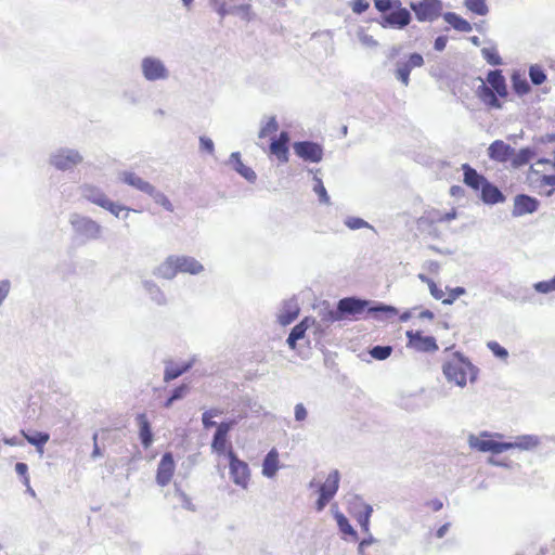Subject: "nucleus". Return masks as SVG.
<instances>
[{"label":"nucleus","mask_w":555,"mask_h":555,"mask_svg":"<svg viewBox=\"0 0 555 555\" xmlns=\"http://www.w3.org/2000/svg\"><path fill=\"white\" fill-rule=\"evenodd\" d=\"M27 442L37 448L39 452H42L44 444L49 441V434L43 431H35L33 434H26L22 431Z\"/></svg>","instance_id":"4c0bfd02"},{"label":"nucleus","mask_w":555,"mask_h":555,"mask_svg":"<svg viewBox=\"0 0 555 555\" xmlns=\"http://www.w3.org/2000/svg\"><path fill=\"white\" fill-rule=\"evenodd\" d=\"M511 82H512V88H513L514 92L519 96L528 94L531 90V87H530L529 82L527 81L526 77L517 70H515L512 74Z\"/></svg>","instance_id":"72a5a7b5"},{"label":"nucleus","mask_w":555,"mask_h":555,"mask_svg":"<svg viewBox=\"0 0 555 555\" xmlns=\"http://www.w3.org/2000/svg\"><path fill=\"white\" fill-rule=\"evenodd\" d=\"M279 467V452L275 448H272L262 461V475L267 478H273Z\"/></svg>","instance_id":"c756f323"},{"label":"nucleus","mask_w":555,"mask_h":555,"mask_svg":"<svg viewBox=\"0 0 555 555\" xmlns=\"http://www.w3.org/2000/svg\"><path fill=\"white\" fill-rule=\"evenodd\" d=\"M535 156V150L532 147H522L512 156V166L519 168L527 165Z\"/></svg>","instance_id":"f704fd0d"},{"label":"nucleus","mask_w":555,"mask_h":555,"mask_svg":"<svg viewBox=\"0 0 555 555\" xmlns=\"http://www.w3.org/2000/svg\"><path fill=\"white\" fill-rule=\"evenodd\" d=\"M336 309H330L328 306L320 310L321 320L325 324H332L336 321H340L341 318L336 317Z\"/></svg>","instance_id":"4d7b16f0"},{"label":"nucleus","mask_w":555,"mask_h":555,"mask_svg":"<svg viewBox=\"0 0 555 555\" xmlns=\"http://www.w3.org/2000/svg\"><path fill=\"white\" fill-rule=\"evenodd\" d=\"M288 146L282 142L275 141V138L271 140L270 152L275 155L280 162L286 163L288 160Z\"/></svg>","instance_id":"ea45409f"},{"label":"nucleus","mask_w":555,"mask_h":555,"mask_svg":"<svg viewBox=\"0 0 555 555\" xmlns=\"http://www.w3.org/2000/svg\"><path fill=\"white\" fill-rule=\"evenodd\" d=\"M442 16L443 20L457 31L469 33L473 29L468 21L454 12H447Z\"/></svg>","instance_id":"473e14b6"},{"label":"nucleus","mask_w":555,"mask_h":555,"mask_svg":"<svg viewBox=\"0 0 555 555\" xmlns=\"http://www.w3.org/2000/svg\"><path fill=\"white\" fill-rule=\"evenodd\" d=\"M442 372L449 383H454L463 388L466 386L467 376L470 383H475L479 370L462 352L455 351L452 357L442 364Z\"/></svg>","instance_id":"f03ea898"},{"label":"nucleus","mask_w":555,"mask_h":555,"mask_svg":"<svg viewBox=\"0 0 555 555\" xmlns=\"http://www.w3.org/2000/svg\"><path fill=\"white\" fill-rule=\"evenodd\" d=\"M466 9L477 15L485 16L489 12L487 0H465Z\"/></svg>","instance_id":"a19ab883"},{"label":"nucleus","mask_w":555,"mask_h":555,"mask_svg":"<svg viewBox=\"0 0 555 555\" xmlns=\"http://www.w3.org/2000/svg\"><path fill=\"white\" fill-rule=\"evenodd\" d=\"M119 179L125 184H128L145 194L149 192H152L153 185L143 180L141 177H139L137 173L132 171H122L119 173Z\"/></svg>","instance_id":"a878e982"},{"label":"nucleus","mask_w":555,"mask_h":555,"mask_svg":"<svg viewBox=\"0 0 555 555\" xmlns=\"http://www.w3.org/2000/svg\"><path fill=\"white\" fill-rule=\"evenodd\" d=\"M365 534H366V537L359 542L358 555H378L377 552L376 553L370 552L369 547L370 546H379V544H380L379 540L375 539L370 531H369V533H365Z\"/></svg>","instance_id":"58836bf2"},{"label":"nucleus","mask_w":555,"mask_h":555,"mask_svg":"<svg viewBox=\"0 0 555 555\" xmlns=\"http://www.w3.org/2000/svg\"><path fill=\"white\" fill-rule=\"evenodd\" d=\"M367 309V312L376 318H379V314H385L386 317H392L398 313V310L390 305H386L383 302H373L366 299H361L358 297H345L338 300L336 305V317L341 318V320L347 319L349 317H356L361 314Z\"/></svg>","instance_id":"f257e3e1"},{"label":"nucleus","mask_w":555,"mask_h":555,"mask_svg":"<svg viewBox=\"0 0 555 555\" xmlns=\"http://www.w3.org/2000/svg\"><path fill=\"white\" fill-rule=\"evenodd\" d=\"M210 5L221 18L231 13V11L227 9V3L222 0H210Z\"/></svg>","instance_id":"bf43d9fd"},{"label":"nucleus","mask_w":555,"mask_h":555,"mask_svg":"<svg viewBox=\"0 0 555 555\" xmlns=\"http://www.w3.org/2000/svg\"><path fill=\"white\" fill-rule=\"evenodd\" d=\"M313 180L315 182L313 185V191L318 195L319 202L326 205L330 204L331 199L322 180L317 176H314Z\"/></svg>","instance_id":"09e8293b"},{"label":"nucleus","mask_w":555,"mask_h":555,"mask_svg":"<svg viewBox=\"0 0 555 555\" xmlns=\"http://www.w3.org/2000/svg\"><path fill=\"white\" fill-rule=\"evenodd\" d=\"M412 21L411 12L402 5L388 14L382 15L377 23L383 28L403 29Z\"/></svg>","instance_id":"1a4fd4ad"},{"label":"nucleus","mask_w":555,"mask_h":555,"mask_svg":"<svg viewBox=\"0 0 555 555\" xmlns=\"http://www.w3.org/2000/svg\"><path fill=\"white\" fill-rule=\"evenodd\" d=\"M362 509L359 511L356 515V519L361 527V530L364 533H369L370 530V520L373 514V507L370 504L362 503L361 504Z\"/></svg>","instance_id":"e433bc0d"},{"label":"nucleus","mask_w":555,"mask_h":555,"mask_svg":"<svg viewBox=\"0 0 555 555\" xmlns=\"http://www.w3.org/2000/svg\"><path fill=\"white\" fill-rule=\"evenodd\" d=\"M189 390H190V387L188 384H181L180 386L176 387L171 391L170 396L177 401V400L184 398L186 396V393L189 392Z\"/></svg>","instance_id":"69168bd1"},{"label":"nucleus","mask_w":555,"mask_h":555,"mask_svg":"<svg viewBox=\"0 0 555 555\" xmlns=\"http://www.w3.org/2000/svg\"><path fill=\"white\" fill-rule=\"evenodd\" d=\"M358 38L360 42L365 47L376 48L378 46L377 40H375L373 36L364 34L362 31L358 34Z\"/></svg>","instance_id":"338daca9"},{"label":"nucleus","mask_w":555,"mask_h":555,"mask_svg":"<svg viewBox=\"0 0 555 555\" xmlns=\"http://www.w3.org/2000/svg\"><path fill=\"white\" fill-rule=\"evenodd\" d=\"M528 74L530 81L534 86H540L546 80L545 70L538 64L530 65Z\"/></svg>","instance_id":"a18cd8bd"},{"label":"nucleus","mask_w":555,"mask_h":555,"mask_svg":"<svg viewBox=\"0 0 555 555\" xmlns=\"http://www.w3.org/2000/svg\"><path fill=\"white\" fill-rule=\"evenodd\" d=\"M411 10L415 13L418 22H433L441 15V0H420L410 3Z\"/></svg>","instance_id":"0eeeda50"},{"label":"nucleus","mask_w":555,"mask_h":555,"mask_svg":"<svg viewBox=\"0 0 555 555\" xmlns=\"http://www.w3.org/2000/svg\"><path fill=\"white\" fill-rule=\"evenodd\" d=\"M392 351H393V348L388 345L387 346L376 345L369 349L370 356L373 359L379 360V361L388 359L391 356Z\"/></svg>","instance_id":"c03bdc74"},{"label":"nucleus","mask_w":555,"mask_h":555,"mask_svg":"<svg viewBox=\"0 0 555 555\" xmlns=\"http://www.w3.org/2000/svg\"><path fill=\"white\" fill-rule=\"evenodd\" d=\"M507 450H512V444L508 442H502V441H495V440H492V443H491V450L490 452L492 454H500V453H503Z\"/></svg>","instance_id":"052dcab7"},{"label":"nucleus","mask_w":555,"mask_h":555,"mask_svg":"<svg viewBox=\"0 0 555 555\" xmlns=\"http://www.w3.org/2000/svg\"><path fill=\"white\" fill-rule=\"evenodd\" d=\"M487 85L495 91L500 98H506L508 94L505 77L501 69L489 70L487 75Z\"/></svg>","instance_id":"aec40b11"},{"label":"nucleus","mask_w":555,"mask_h":555,"mask_svg":"<svg viewBox=\"0 0 555 555\" xmlns=\"http://www.w3.org/2000/svg\"><path fill=\"white\" fill-rule=\"evenodd\" d=\"M463 171V182L472 190L479 192L488 179L479 173L469 164H463L461 167Z\"/></svg>","instance_id":"a211bd4d"},{"label":"nucleus","mask_w":555,"mask_h":555,"mask_svg":"<svg viewBox=\"0 0 555 555\" xmlns=\"http://www.w3.org/2000/svg\"><path fill=\"white\" fill-rule=\"evenodd\" d=\"M142 77L149 82L165 81L170 77V70L165 62L154 55H146L140 62Z\"/></svg>","instance_id":"20e7f679"},{"label":"nucleus","mask_w":555,"mask_h":555,"mask_svg":"<svg viewBox=\"0 0 555 555\" xmlns=\"http://www.w3.org/2000/svg\"><path fill=\"white\" fill-rule=\"evenodd\" d=\"M476 94L485 105L496 109L502 108L500 96L483 81L478 86Z\"/></svg>","instance_id":"4be33fe9"},{"label":"nucleus","mask_w":555,"mask_h":555,"mask_svg":"<svg viewBox=\"0 0 555 555\" xmlns=\"http://www.w3.org/2000/svg\"><path fill=\"white\" fill-rule=\"evenodd\" d=\"M540 202L527 194H517L514 197L513 217H521L524 215L533 214L538 210Z\"/></svg>","instance_id":"f8f14e48"},{"label":"nucleus","mask_w":555,"mask_h":555,"mask_svg":"<svg viewBox=\"0 0 555 555\" xmlns=\"http://www.w3.org/2000/svg\"><path fill=\"white\" fill-rule=\"evenodd\" d=\"M177 274L173 255L168 256L153 270V275L164 280H172Z\"/></svg>","instance_id":"c85d7f7f"},{"label":"nucleus","mask_w":555,"mask_h":555,"mask_svg":"<svg viewBox=\"0 0 555 555\" xmlns=\"http://www.w3.org/2000/svg\"><path fill=\"white\" fill-rule=\"evenodd\" d=\"M196 363V357L193 356L189 361L181 364H175L173 362H167L164 370V382L169 383L186 372H189Z\"/></svg>","instance_id":"f3484780"},{"label":"nucleus","mask_w":555,"mask_h":555,"mask_svg":"<svg viewBox=\"0 0 555 555\" xmlns=\"http://www.w3.org/2000/svg\"><path fill=\"white\" fill-rule=\"evenodd\" d=\"M177 273L197 275L204 271V266L194 257L173 255Z\"/></svg>","instance_id":"4468645a"},{"label":"nucleus","mask_w":555,"mask_h":555,"mask_svg":"<svg viewBox=\"0 0 555 555\" xmlns=\"http://www.w3.org/2000/svg\"><path fill=\"white\" fill-rule=\"evenodd\" d=\"M103 208L116 217H119V214L121 211L126 210L127 212L124 216L125 219L128 217V212L130 211V209L127 208L126 206L115 203L111 199L107 201V204H105V206H103Z\"/></svg>","instance_id":"6e6d98bb"},{"label":"nucleus","mask_w":555,"mask_h":555,"mask_svg":"<svg viewBox=\"0 0 555 555\" xmlns=\"http://www.w3.org/2000/svg\"><path fill=\"white\" fill-rule=\"evenodd\" d=\"M512 449H519L521 451H531L538 448L541 439L537 435H520L514 441H509Z\"/></svg>","instance_id":"7c9ffc66"},{"label":"nucleus","mask_w":555,"mask_h":555,"mask_svg":"<svg viewBox=\"0 0 555 555\" xmlns=\"http://www.w3.org/2000/svg\"><path fill=\"white\" fill-rule=\"evenodd\" d=\"M515 154V149L502 140L493 141L488 149L490 159L505 163Z\"/></svg>","instance_id":"2eb2a0df"},{"label":"nucleus","mask_w":555,"mask_h":555,"mask_svg":"<svg viewBox=\"0 0 555 555\" xmlns=\"http://www.w3.org/2000/svg\"><path fill=\"white\" fill-rule=\"evenodd\" d=\"M227 456L229 459V468L232 481L244 489L247 488L250 477L248 464L240 460L232 449L227 452Z\"/></svg>","instance_id":"423d86ee"},{"label":"nucleus","mask_w":555,"mask_h":555,"mask_svg":"<svg viewBox=\"0 0 555 555\" xmlns=\"http://www.w3.org/2000/svg\"><path fill=\"white\" fill-rule=\"evenodd\" d=\"M345 225L350 230H359L363 228L374 229L367 221L360 217H347L344 221Z\"/></svg>","instance_id":"603ef678"},{"label":"nucleus","mask_w":555,"mask_h":555,"mask_svg":"<svg viewBox=\"0 0 555 555\" xmlns=\"http://www.w3.org/2000/svg\"><path fill=\"white\" fill-rule=\"evenodd\" d=\"M175 467L172 453H164L157 466L156 482L162 487L167 486L173 476Z\"/></svg>","instance_id":"ddd939ff"},{"label":"nucleus","mask_w":555,"mask_h":555,"mask_svg":"<svg viewBox=\"0 0 555 555\" xmlns=\"http://www.w3.org/2000/svg\"><path fill=\"white\" fill-rule=\"evenodd\" d=\"M83 162L82 154L70 147H59L49 155V164L59 171H72Z\"/></svg>","instance_id":"7ed1b4c3"},{"label":"nucleus","mask_w":555,"mask_h":555,"mask_svg":"<svg viewBox=\"0 0 555 555\" xmlns=\"http://www.w3.org/2000/svg\"><path fill=\"white\" fill-rule=\"evenodd\" d=\"M147 195L151 196L156 204L163 206L167 211L172 212L175 210L170 199L163 192L156 190L154 185L152 188V192H149Z\"/></svg>","instance_id":"79ce46f5"},{"label":"nucleus","mask_w":555,"mask_h":555,"mask_svg":"<svg viewBox=\"0 0 555 555\" xmlns=\"http://www.w3.org/2000/svg\"><path fill=\"white\" fill-rule=\"evenodd\" d=\"M80 191L83 198L92 204L100 206L101 208H103V206H105L109 199L100 188L92 184H83L80 188Z\"/></svg>","instance_id":"5701e85b"},{"label":"nucleus","mask_w":555,"mask_h":555,"mask_svg":"<svg viewBox=\"0 0 555 555\" xmlns=\"http://www.w3.org/2000/svg\"><path fill=\"white\" fill-rule=\"evenodd\" d=\"M340 474L337 469L331 472L325 480L319 487V493L325 494L328 498L333 499L338 491L339 488Z\"/></svg>","instance_id":"2f4dec72"},{"label":"nucleus","mask_w":555,"mask_h":555,"mask_svg":"<svg viewBox=\"0 0 555 555\" xmlns=\"http://www.w3.org/2000/svg\"><path fill=\"white\" fill-rule=\"evenodd\" d=\"M374 5L382 15H385L392 10L400 8L402 4L400 0H374Z\"/></svg>","instance_id":"49530a36"},{"label":"nucleus","mask_w":555,"mask_h":555,"mask_svg":"<svg viewBox=\"0 0 555 555\" xmlns=\"http://www.w3.org/2000/svg\"><path fill=\"white\" fill-rule=\"evenodd\" d=\"M487 347L495 358L500 360H506L508 358L507 349L501 346L498 341H488Z\"/></svg>","instance_id":"864d4df0"},{"label":"nucleus","mask_w":555,"mask_h":555,"mask_svg":"<svg viewBox=\"0 0 555 555\" xmlns=\"http://www.w3.org/2000/svg\"><path fill=\"white\" fill-rule=\"evenodd\" d=\"M424 65V57L417 52L410 53L405 61H398L393 75L403 86L408 87L410 83V74L412 69L422 67Z\"/></svg>","instance_id":"6e6552de"},{"label":"nucleus","mask_w":555,"mask_h":555,"mask_svg":"<svg viewBox=\"0 0 555 555\" xmlns=\"http://www.w3.org/2000/svg\"><path fill=\"white\" fill-rule=\"evenodd\" d=\"M299 314V306L295 298L283 301L281 311L278 315L279 323L283 326L291 324Z\"/></svg>","instance_id":"6ab92c4d"},{"label":"nucleus","mask_w":555,"mask_h":555,"mask_svg":"<svg viewBox=\"0 0 555 555\" xmlns=\"http://www.w3.org/2000/svg\"><path fill=\"white\" fill-rule=\"evenodd\" d=\"M231 431L228 425L222 422L217 425V429L214 434L211 441V449L218 454L225 452L228 434Z\"/></svg>","instance_id":"cd10ccee"},{"label":"nucleus","mask_w":555,"mask_h":555,"mask_svg":"<svg viewBox=\"0 0 555 555\" xmlns=\"http://www.w3.org/2000/svg\"><path fill=\"white\" fill-rule=\"evenodd\" d=\"M135 422L139 426V438L142 443V446L147 449L152 446L154 436L151 427V423L147 420V416L145 413H139L135 416Z\"/></svg>","instance_id":"412c9836"},{"label":"nucleus","mask_w":555,"mask_h":555,"mask_svg":"<svg viewBox=\"0 0 555 555\" xmlns=\"http://www.w3.org/2000/svg\"><path fill=\"white\" fill-rule=\"evenodd\" d=\"M199 147L202 151H205L209 154H214L215 152V144L214 141L208 137H201L199 138Z\"/></svg>","instance_id":"0e129e2a"},{"label":"nucleus","mask_w":555,"mask_h":555,"mask_svg":"<svg viewBox=\"0 0 555 555\" xmlns=\"http://www.w3.org/2000/svg\"><path fill=\"white\" fill-rule=\"evenodd\" d=\"M15 472L17 475L22 476L23 477V482L24 485L28 486L29 483V477L27 475L28 473V466L26 463H23V462H18L15 464Z\"/></svg>","instance_id":"774afa93"},{"label":"nucleus","mask_w":555,"mask_h":555,"mask_svg":"<svg viewBox=\"0 0 555 555\" xmlns=\"http://www.w3.org/2000/svg\"><path fill=\"white\" fill-rule=\"evenodd\" d=\"M481 55L487 61V63L492 66H499L503 63L502 57L499 55L495 47L482 48Z\"/></svg>","instance_id":"de8ad7c7"},{"label":"nucleus","mask_w":555,"mask_h":555,"mask_svg":"<svg viewBox=\"0 0 555 555\" xmlns=\"http://www.w3.org/2000/svg\"><path fill=\"white\" fill-rule=\"evenodd\" d=\"M313 323H314L313 319L305 318L302 321H300L298 324H296L292 328V331L286 339V343L291 349L294 350L296 348L297 341L305 337L306 331Z\"/></svg>","instance_id":"bb28decb"},{"label":"nucleus","mask_w":555,"mask_h":555,"mask_svg":"<svg viewBox=\"0 0 555 555\" xmlns=\"http://www.w3.org/2000/svg\"><path fill=\"white\" fill-rule=\"evenodd\" d=\"M370 7V3L366 0H352L351 9L356 14L364 13Z\"/></svg>","instance_id":"e2e57ef3"},{"label":"nucleus","mask_w":555,"mask_h":555,"mask_svg":"<svg viewBox=\"0 0 555 555\" xmlns=\"http://www.w3.org/2000/svg\"><path fill=\"white\" fill-rule=\"evenodd\" d=\"M334 518H335L338 529L340 530L341 533H344L345 535L351 537L352 541L358 540V532L350 525L348 518L343 513L337 511L334 514Z\"/></svg>","instance_id":"c9c22d12"},{"label":"nucleus","mask_w":555,"mask_h":555,"mask_svg":"<svg viewBox=\"0 0 555 555\" xmlns=\"http://www.w3.org/2000/svg\"><path fill=\"white\" fill-rule=\"evenodd\" d=\"M479 197L486 205H496L506 201L503 192L489 180L480 189Z\"/></svg>","instance_id":"dca6fc26"},{"label":"nucleus","mask_w":555,"mask_h":555,"mask_svg":"<svg viewBox=\"0 0 555 555\" xmlns=\"http://www.w3.org/2000/svg\"><path fill=\"white\" fill-rule=\"evenodd\" d=\"M74 231L85 237L87 241L98 240L102 232V227L94 220L74 214L69 218Z\"/></svg>","instance_id":"39448f33"},{"label":"nucleus","mask_w":555,"mask_h":555,"mask_svg":"<svg viewBox=\"0 0 555 555\" xmlns=\"http://www.w3.org/2000/svg\"><path fill=\"white\" fill-rule=\"evenodd\" d=\"M220 414H222V411L216 408L205 411L202 414V423L204 428L209 429L211 427L217 426L218 424L215 421H212V417L219 416Z\"/></svg>","instance_id":"8fccbe9b"},{"label":"nucleus","mask_w":555,"mask_h":555,"mask_svg":"<svg viewBox=\"0 0 555 555\" xmlns=\"http://www.w3.org/2000/svg\"><path fill=\"white\" fill-rule=\"evenodd\" d=\"M308 416V411L304 403H297L294 408V417L296 422H304Z\"/></svg>","instance_id":"680f3d73"},{"label":"nucleus","mask_w":555,"mask_h":555,"mask_svg":"<svg viewBox=\"0 0 555 555\" xmlns=\"http://www.w3.org/2000/svg\"><path fill=\"white\" fill-rule=\"evenodd\" d=\"M279 130V124L275 116H272L268 119V121L261 126L258 137L263 139L269 134L275 133Z\"/></svg>","instance_id":"3c124183"},{"label":"nucleus","mask_w":555,"mask_h":555,"mask_svg":"<svg viewBox=\"0 0 555 555\" xmlns=\"http://www.w3.org/2000/svg\"><path fill=\"white\" fill-rule=\"evenodd\" d=\"M229 164L232 166V169L235 170L238 175H241L248 182L254 183L257 179L256 172L248 166L244 165L241 159L240 152H233L230 155Z\"/></svg>","instance_id":"b1692460"},{"label":"nucleus","mask_w":555,"mask_h":555,"mask_svg":"<svg viewBox=\"0 0 555 555\" xmlns=\"http://www.w3.org/2000/svg\"><path fill=\"white\" fill-rule=\"evenodd\" d=\"M295 154L305 162L320 163L323 158V147L313 141H297L293 144Z\"/></svg>","instance_id":"9d476101"},{"label":"nucleus","mask_w":555,"mask_h":555,"mask_svg":"<svg viewBox=\"0 0 555 555\" xmlns=\"http://www.w3.org/2000/svg\"><path fill=\"white\" fill-rule=\"evenodd\" d=\"M533 289L539 294H548L555 291V275L547 281H540L533 284Z\"/></svg>","instance_id":"5fc2aeb1"},{"label":"nucleus","mask_w":555,"mask_h":555,"mask_svg":"<svg viewBox=\"0 0 555 555\" xmlns=\"http://www.w3.org/2000/svg\"><path fill=\"white\" fill-rule=\"evenodd\" d=\"M466 289L462 286H456L454 288L449 289V295L447 298L442 299L443 305H452L460 296L464 295Z\"/></svg>","instance_id":"13d9d810"},{"label":"nucleus","mask_w":555,"mask_h":555,"mask_svg":"<svg viewBox=\"0 0 555 555\" xmlns=\"http://www.w3.org/2000/svg\"><path fill=\"white\" fill-rule=\"evenodd\" d=\"M141 285L154 304L157 306H165L167 304V297L165 293L153 280L142 279Z\"/></svg>","instance_id":"393cba45"},{"label":"nucleus","mask_w":555,"mask_h":555,"mask_svg":"<svg viewBox=\"0 0 555 555\" xmlns=\"http://www.w3.org/2000/svg\"><path fill=\"white\" fill-rule=\"evenodd\" d=\"M408 346L420 352H435L438 350L436 338L424 336L421 331L406 332Z\"/></svg>","instance_id":"9b49d317"},{"label":"nucleus","mask_w":555,"mask_h":555,"mask_svg":"<svg viewBox=\"0 0 555 555\" xmlns=\"http://www.w3.org/2000/svg\"><path fill=\"white\" fill-rule=\"evenodd\" d=\"M492 439H482L475 435H469L468 446L479 452H490Z\"/></svg>","instance_id":"37998d69"}]
</instances>
